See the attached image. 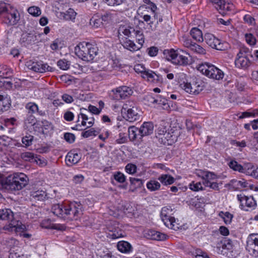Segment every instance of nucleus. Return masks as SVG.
Here are the masks:
<instances>
[{
    "label": "nucleus",
    "instance_id": "nucleus-1",
    "mask_svg": "<svg viewBox=\"0 0 258 258\" xmlns=\"http://www.w3.org/2000/svg\"><path fill=\"white\" fill-rule=\"evenodd\" d=\"M51 211L54 215L61 218H69L77 219L79 210L76 204L71 203L70 205L65 204H57L52 206Z\"/></svg>",
    "mask_w": 258,
    "mask_h": 258
},
{
    "label": "nucleus",
    "instance_id": "nucleus-2",
    "mask_svg": "<svg viewBox=\"0 0 258 258\" xmlns=\"http://www.w3.org/2000/svg\"><path fill=\"white\" fill-rule=\"evenodd\" d=\"M28 177L24 173H17L9 175L2 182L3 186L11 191L19 190L28 184Z\"/></svg>",
    "mask_w": 258,
    "mask_h": 258
},
{
    "label": "nucleus",
    "instance_id": "nucleus-3",
    "mask_svg": "<svg viewBox=\"0 0 258 258\" xmlns=\"http://www.w3.org/2000/svg\"><path fill=\"white\" fill-rule=\"evenodd\" d=\"M188 54L185 51L180 49L174 50L173 49H166L163 51L165 57L173 63L177 65L186 66L188 64V58L184 54Z\"/></svg>",
    "mask_w": 258,
    "mask_h": 258
},
{
    "label": "nucleus",
    "instance_id": "nucleus-4",
    "mask_svg": "<svg viewBox=\"0 0 258 258\" xmlns=\"http://www.w3.org/2000/svg\"><path fill=\"white\" fill-rule=\"evenodd\" d=\"M198 69L203 75L217 80L222 79L224 76L222 70L215 66L207 62L200 64Z\"/></svg>",
    "mask_w": 258,
    "mask_h": 258
},
{
    "label": "nucleus",
    "instance_id": "nucleus-5",
    "mask_svg": "<svg viewBox=\"0 0 258 258\" xmlns=\"http://www.w3.org/2000/svg\"><path fill=\"white\" fill-rule=\"evenodd\" d=\"M139 111L138 108L134 106V103L131 101L124 104L121 110L123 117L130 122H134L139 119Z\"/></svg>",
    "mask_w": 258,
    "mask_h": 258
},
{
    "label": "nucleus",
    "instance_id": "nucleus-6",
    "mask_svg": "<svg viewBox=\"0 0 258 258\" xmlns=\"http://www.w3.org/2000/svg\"><path fill=\"white\" fill-rule=\"evenodd\" d=\"M249 53L250 51L248 48L242 47L240 49L235 60V64L237 68L246 69L250 66V61L248 58V55H252Z\"/></svg>",
    "mask_w": 258,
    "mask_h": 258
},
{
    "label": "nucleus",
    "instance_id": "nucleus-7",
    "mask_svg": "<svg viewBox=\"0 0 258 258\" xmlns=\"http://www.w3.org/2000/svg\"><path fill=\"white\" fill-rule=\"evenodd\" d=\"M97 48L92 43L82 42V60L91 61L97 54Z\"/></svg>",
    "mask_w": 258,
    "mask_h": 258
},
{
    "label": "nucleus",
    "instance_id": "nucleus-8",
    "mask_svg": "<svg viewBox=\"0 0 258 258\" xmlns=\"http://www.w3.org/2000/svg\"><path fill=\"white\" fill-rule=\"evenodd\" d=\"M180 86L187 93L191 94H198L204 88V83L200 80L193 79L189 82H183Z\"/></svg>",
    "mask_w": 258,
    "mask_h": 258
},
{
    "label": "nucleus",
    "instance_id": "nucleus-9",
    "mask_svg": "<svg viewBox=\"0 0 258 258\" xmlns=\"http://www.w3.org/2000/svg\"><path fill=\"white\" fill-rule=\"evenodd\" d=\"M173 214L172 209L170 207H164L162 208L160 213V217L164 225L171 229L178 228L175 226V219L172 216Z\"/></svg>",
    "mask_w": 258,
    "mask_h": 258
},
{
    "label": "nucleus",
    "instance_id": "nucleus-10",
    "mask_svg": "<svg viewBox=\"0 0 258 258\" xmlns=\"http://www.w3.org/2000/svg\"><path fill=\"white\" fill-rule=\"evenodd\" d=\"M246 249L250 255L258 257V234H251L248 236Z\"/></svg>",
    "mask_w": 258,
    "mask_h": 258
},
{
    "label": "nucleus",
    "instance_id": "nucleus-11",
    "mask_svg": "<svg viewBox=\"0 0 258 258\" xmlns=\"http://www.w3.org/2000/svg\"><path fill=\"white\" fill-rule=\"evenodd\" d=\"M204 40L206 43L212 48L218 50H223L225 49L224 43L222 42L221 40L216 38L212 34H205L204 35Z\"/></svg>",
    "mask_w": 258,
    "mask_h": 258
},
{
    "label": "nucleus",
    "instance_id": "nucleus-12",
    "mask_svg": "<svg viewBox=\"0 0 258 258\" xmlns=\"http://www.w3.org/2000/svg\"><path fill=\"white\" fill-rule=\"evenodd\" d=\"M179 135V131L172 130L167 132L162 137H158L159 141L161 144L167 145H171L178 140Z\"/></svg>",
    "mask_w": 258,
    "mask_h": 258
},
{
    "label": "nucleus",
    "instance_id": "nucleus-13",
    "mask_svg": "<svg viewBox=\"0 0 258 258\" xmlns=\"http://www.w3.org/2000/svg\"><path fill=\"white\" fill-rule=\"evenodd\" d=\"M237 199L240 203L241 209L244 211H249L255 208L256 202L252 196L247 197L243 194L237 195Z\"/></svg>",
    "mask_w": 258,
    "mask_h": 258
},
{
    "label": "nucleus",
    "instance_id": "nucleus-14",
    "mask_svg": "<svg viewBox=\"0 0 258 258\" xmlns=\"http://www.w3.org/2000/svg\"><path fill=\"white\" fill-rule=\"evenodd\" d=\"M215 8L222 15L230 11L233 8V5L227 3L226 0H211Z\"/></svg>",
    "mask_w": 258,
    "mask_h": 258
},
{
    "label": "nucleus",
    "instance_id": "nucleus-15",
    "mask_svg": "<svg viewBox=\"0 0 258 258\" xmlns=\"http://www.w3.org/2000/svg\"><path fill=\"white\" fill-rule=\"evenodd\" d=\"M133 92L131 88L125 86L119 87L116 89L115 98L116 99H124L131 95Z\"/></svg>",
    "mask_w": 258,
    "mask_h": 258
},
{
    "label": "nucleus",
    "instance_id": "nucleus-16",
    "mask_svg": "<svg viewBox=\"0 0 258 258\" xmlns=\"http://www.w3.org/2000/svg\"><path fill=\"white\" fill-rule=\"evenodd\" d=\"M139 130V135L142 138L143 137L149 136L153 133L154 125L151 122H145Z\"/></svg>",
    "mask_w": 258,
    "mask_h": 258
},
{
    "label": "nucleus",
    "instance_id": "nucleus-17",
    "mask_svg": "<svg viewBox=\"0 0 258 258\" xmlns=\"http://www.w3.org/2000/svg\"><path fill=\"white\" fill-rule=\"evenodd\" d=\"M11 106L10 97L6 93L3 92L0 98V112L7 111Z\"/></svg>",
    "mask_w": 258,
    "mask_h": 258
},
{
    "label": "nucleus",
    "instance_id": "nucleus-18",
    "mask_svg": "<svg viewBox=\"0 0 258 258\" xmlns=\"http://www.w3.org/2000/svg\"><path fill=\"white\" fill-rule=\"evenodd\" d=\"M143 77L144 79H147L148 81L153 83H160L162 82L161 76L149 70H147L145 74H144Z\"/></svg>",
    "mask_w": 258,
    "mask_h": 258
},
{
    "label": "nucleus",
    "instance_id": "nucleus-19",
    "mask_svg": "<svg viewBox=\"0 0 258 258\" xmlns=\"http://www.w3.org/2000/svg\"><path fill=\"white\" fill-rule=\"evenodd\" d=\"M31 200L43 201L47 198L46 192L42 190H33L30 192Z\"/></svg>",
    "mask_w": 258,
    "mask_h": 258
},
{
    "label": "nucleus",
    "instance_id": "nucleus-20",
    "mask_svg": "<svg viewBox=\"0 0 258 258\" xmlns=\"http://www.w3.org/2000/svg\"><path fill=\"white\" fill-rule=\"evenodd\" d=\"M231 185L235 188H251L252 185L247 182L246 180L242 179L238 180L237 179H232L230 181Z\"/></svg>",
    "mask_w": 258,
    "mask_h": 258
},
{
    "label": "nucleus",
    "instance_id": "nucleus-21",
    "mask_svg": "<svg viewBox=\"0 0 258 258\" xmlns=\"http://www.w3.org/2000/svg\"><path fill=\"white\" fill-rule=\"evenodd\" d=\"M37 40V36L34 33H23L20 39L21 43L31 44Z\"/></svg>",
    "mask_w": 258,
    "mask_h": 258
},
{
    "label": "nucleus",
    "instance_id": "nucleus-22",
    "mask_svg": "<svg viewBox=\"0 0 258 258\" xmlns=\"http://www.w3.org/2000/svg\"><path fill=\"white\" fill-rule=\"evenodd\" d=\"M117 247L118 250L122 253H130L133 250L131 244L125 241H119L117 243Z\"/></svg>",
    "mask_w": 258,
    "mask_h": 258
},
{
    "label": "nucleus",
    "instance_id": "nucleus-23",
    "mask_svg": "<svg viewBox=\"0 0 258 258\" xmlns=\"http://www.w3.org/2000/svg\"><path fill=\"white\" fill-rule=\"evenodd\" d=\"M14 219V213L9 209L0 210V220H8L13 222Z\"/></svg>",
    "mask_w": 258,
    "mask_h": 258
},
{
    "label": "nucleus",
    "instance_id": "nucleus-24",
    "mask_svg": "<svg viewBox=\"0 0 258 258\" xmlns=\"http://www.w3.org/2000/svg\"><path fill=\"white\" fill-rule=\"evenodd\" d=\"M80 160L81 156L75 151L69 152L66 157V162L73 164H77Z\"/></svg>",
    "mask_w": 258,
    "mask_h": 258
},
{
    "label": "nucleus",
    "instance_id": "nucleus-25",
    "mask_svg": "<svg viewBox=\"0 0 258 258\" xmlns=\"http://www.w3.org/2000/svg\"><path fill=\"white\" fill-rule=\"evenodd\" d=\"M77 13L71 8H70L64 12H60L59 17L65 20H74L76 16Z\"/></svg>",
    "mask_w": 258,
    "mask_h": 258
},
{
    "label": "nucleus",
    "instance_id": "nucleus-26",
    "mask_svg": "<svg viewBox=\"0 0 258 258\" xmlns=\"http://www.w3.org/2000/svg\"><path fill=\"white\" fill-rule=\"evenodd\" d=\"M159 98L160 97L158 96L155 97L152 94H148L144 97V101L149 106H155L161 104V100H159Z\"/></svg>",
    "mask_w": 258,
    "mask_h": 258
},
{
    "label": "nucleus",
    "instance_id": "nucleus-27",
    "mask_svg": "<svg viewBox=\"0 0 258 258\" xmlns=\"http://www.w3.org/2000/svg\"><path fill=\"white\" fill-rule=\"evenodd\" d=\"M90 25L94 29L100 28L103 26V22L101 21L100 16L98 15H94L90 19Z\"/></svg>",
    "mask_w": 258,
    "mask_h": 258
},
{
    "label": "nucleus",
    "instance_id": "nucleus-28",
    "mask_svg": "<svg viewBox=\"0 0 258 258\" xmlns=\"http://www.w3.org/2000/svg\"><path fill=\"white\" fill-rule=\"evenodd\" d=\"M190 35L192 38L198 42H203L204 38L202 32L197 28H192L190 31Z\"/></svg>",
    "mask_w": 258,
    "mask_h": 258
},
{
    "label": "nucleus",
    "instance_id": "nucleus-29",
    "mask_svg": "<svg viewBox=\"0 0 258 258\" xmlns=\"http://www.w3.org/2000/svg\"><path fill=\"white\" fill-rule=\"evenodd\" d=\"M5 19L6 23L11 25H14L19 20V16L17 15V12H14L13 13L7 14Z\"/></svg>",
    "mask_w": 258,
    "mask_h": 258
},
{
    "label": "nucleus",
    "instance_id": "nucleus-30",
    "mask_svg": "<svg viewBox=\"0 0 258 258\" xmlns=\"http://www.w3.org/2000/svg\"><path fill=\"white\" fill-rule=\"evenodd\" d=\"M158 179L165 185H170L175 181L174 178L167 174L161 175L158 177Z\"/></svg>",
    "mask_w": 258,
    "mask_h": 258
},
{
    "label": "nucleus",
    "instance_id": "nucleus-31",
    "mask_svg": "<svg viewBox=\"0 0 258 258\" xmlns=\"http://www.w3.org/2000/svg\"><path fill=\"white\" fill-rule=\"evenodd\" d=\"M136 31L134 28L126 27L124 26L120 27L118 30V33L119 34L122 33L127 37H131L133 36Z\"/></svg>",
    "mask_w": 258,
    "mask_h": 258
},
{
    "label": "nucleus",
    "instance_id": "nucleus-32",
    "mask_svg": "<svg viewBox=\"0 0 258 258\" xmlns=\"http://www.w3.org/2000/svg\"><path fill=\"white\" fill-rule=\"evenodd\" d=\"M139 131V128L134 126H130L128 128V137L131 140L134 141L137 139H142Z\"/></svg>",
    "mask_w": 258,
    "mask_h": 258
},
{
    "label": "nucleus",
    "instance_id": "nucleus-33",
    "mask_svg": "<svg viewBox=\"0 0 258 258\" xmlns=\"http://www.w3.org/2000/svg\"><path fill=\"white\" fill-rule=\"evenodd\" d=\"M149 235L151 236L150 238L156 240H164L166 239L167 235L164 233H161L155 230L149 231Z\"/></svg>",
    "mask_w": 258,
    "mask_h": 258
},
{
    "label": "nucleus",
    "instance_id": "nucleus-34",
    "mask_svg": "<svg viewBox=\"0 0 258 258\" xmlns=\"http://www.w3.org/2000/svg\"><path fill=\"white\" fill-rule=\"evenodd\" d=\"M13 70L5 65H0V77L3 79L12 76Z\"/></svg>",
    "mask_w": 258,
    "mask_h": 258
},
{
    "label": "nucleus",
    "instance_id": "nucleus-35",
    "mask_svg": "<svg viewBox=\"0 0 258 258\" xmlns=\"http://www.w3.org/2000/svg\"><path fill=\"white\" fill-rule=\"evenodd\" d=\"M205 176V178L203 181V184L205 186L208 185L209 183H210V182L218 178V175L215 173L209 171H207Z\"/></svg>",
    "mask_w": 258,
    "mask_h": 258
},
{
    "label": "nucleus",
    "instance_id": "nucleus-36",
    "mask_svg": "<svg viewBox=\"0 0 258 258\" xmlns=\"http://www.w3.org/2000/svg\"><path fill=\"white\" fill-rule=\"evenodd\" d=\"M227 246L223 244H222V250L219 249V253L225 255L229 258H234L236 257L237 253L235 251L230 250L228 248H226Z\"/></svg>",
    "mask_w": 258,
    "mask_h": 258
},
{
    "label": "nucleus",
    "instance_id": "nucleus-37",
    "mask_svg": "<svg viewBox=\"0 0 258 258\" xmlns=\"http://www.w3.org/2000/svg\"><path fill=\"white\" fill-rule=\"evenodd\" d=\"M122 45L124 48L131 51H135L140 49V47H138L134 41L130 39H126V40L124 41Z\"/></svg>",
    "mask_w": 258,
    "mask_h": 258
},
{
    "label": "nucleus",
    "instance_id": "nucleus-38",
    "mask_svg": "<svg viewBox=\"0 0 258 258\" xmlns=\"http://www.w3.org/2000/svg\"><path fill=\"white\" fill-rule=\"evenodd\" d=\"M109 236L112 239H117L123 236V232L118 227H115L109 229Z\"/></svg>",
    "mask_w": 258,
    "mask_h": 258
},
{
    "label": "nucleus",
    "instance_id": "nucleus-39",
    "mask_svg": "<svg viewBox=\"0 0 258 258\" xmlns=\"http://www.w3.org/2000/svg\"><path fill=\"white\" fill-rule=\"evenodd\" d=\"M229 167L234 171H238L239 172L243 173L245 171V169L240 164L235 160H231L228 163Z\"/></svg>",
    "mask_w": 258,
    "mask_h": 258
},
{
    "label": "nucleus",
    "instance_id": "nucleus-40",
    "mask_svg": "<svg viewBox=\"0 0 258 258\" xmlns=\"http://www.w3.org/2000/svg\"><path fill=\"white\" fill-rule=\"evenodd\" d=\"M160 187V183L155 180H150L147 183V188L151 191L159 190Z\"/></svg>",
    "mask_w": 258,
    "mask_h": 258
},
{
    "label": "nucleus",
    "instance_id": "nucleus-41",
    "mask_svg": "<svg viewBox=\"0 0 258 258\" xmlns=\"http://www.w3.org/2000/svg\"><path fill=\"white\" fill-rule=\"evenodd\" d=\"M219 216L223 219L224 222L227 225L231 223L233 218V215L229 212H224L221 211L219 213Z\"/></svg>",
    "mask_w": 258,
    "mask_h": 258
},
{
    "label": "nucleus",
    "instance_id": "nucleus-42",
    "mask_svg": "<svg viewBox=\"0 0 258 258\" xmlns=\"http://www.w3.org/2000/svg\"><path fill=\"white\" fill-rule=\"evenodd\" d=\"M34 140V137L31 135L27 134L22 138L23 146L28 147L32 145Z\"/></svg>",
    "mask_w": 258,
    "mask_h": 258
},
{
    "label": "nucleus",
    "instance_id": "nucleus-43",
    "mask_svg": "<svg viewBox=\"0 0 258 258\" xmlns=\"http://www.w3.org/2000/svg\"><path fill=\"white\" fill-rule=\"evenodd\" d=\"M24 124L27 127L30 126L36 125V120L35 116L32 114L27 115L26 118L24 120Z\"/></svg>",
    "mask_w": 258,
    "mask_h": 258
},
{
    "label": "nucleus",
    "instance_id": "nucleus-44",
    "mask_svg": "<svg viewBox=\"0 0 258 258\" xmlns=\"http://www.w3.org/2000/svg\"><path fill=\"white\" fill-rule=\"evenodd\" d=\"M25 107L28 110V113L30 114L38 112V107L35 103L29 102L26 105Z\"/></svg>",
    "mask_w": 258,
    "mask_h": 258
},
{
    "label": "nucleus",
    "instance_id": "nucleus-45",
    "mask_svg": "<svg viewBox=\"0 0 258 258\" xmlns=\"http://www.w3.org/2000/svg\"><path fill=\"white\" fill-rule=\"evenodd\" d=\"M41 226L46 229H53L59 230H64L66 229V226L64 225L58 224H52L48 225H45L44 223H41Z\"/></svg>",
    "mask_w": 258,
    "mask_h": 258
},
{
    "label": "nucleus",
    "instance_id": "nucleus-46",
    "mask_svg": "<svg viewBox=\"0 0 258 258\" xmlns=\"http://www.w3.org/2000/svg\"><path fill=\"white\" fill-rule=\"evenodd\" d=\"M188 186L190 189L194 191L204 190L202 184L200 182L192 181L189 184Z\"/></svg>",
    "mask_w": 258,
    "mask_h": 258
},
{
    "label": "nucleus",
    "instance_id": "nucleus-47",
    "mask_svg": "<svg viewBox=\"0 0 258 258\" xmlns=\"http://www.w3.org/2000/svg\"><path fill=\"white\" fill-rule=\"evenodd\" d=\"M136 37L138 44V47H140V49L142 48L143 43H144V36L142 32L139 30H137L134 34Z\"/></svg>",
    "mask_w": 258,
    "mask_h": 258
},
{
    "label": "nucleus",
    "instance_id": "nucleus-48",
    "mask_svg": "<svg viewBox=\"0 0 258 258\" xmlns=\"http://www.w3.org/2000/svg\"><path fill=\"white\" fill-rule=\"evenodd\" d=\"M82 118L83 119L82 126H87V127H90L93 125V119L92 118H88L86 115L82 113Z\"/></svg>",
    "mask_w": 258,
    "mask_h": 258
},
{
    "label": "nucleus",
    "instance_id": "nucleus-49",
    "mask_svg": "<svg viewBox=\"0 0 258 258\" xmlns=\"http://www.w3.org/2000/svg\"><path fill=\"white\" fill-rule=\"evenodd\" d=\"M28 13L34 17H37L41 15V12L40 9L36 6H33L28 9Z\"/></svg>",
    "mask_w": 258,
    "mask_h": 258
},
{
    "label": "nucleus",
    "instance_id": "nucleus-50",
    "mask_svg": "<svg viewBox=\"0 0 258 258\" xmlns=\"http://www.w3.org/2000/svg\"><path fill=\"white\" fill-rule=\"evenodd\" d=\"M97 132L93 128H91L88 130L85 131L82 133V136L84 138H90L96 136Z\"/></svg>",
    "mask_w": 258,
    "mask_h": 258
},
{
    "label": "nucleus",
    "instance_id": "nucleus-51",
    "mask_svg": "<svg viewBox=\"0 0 258 258\" xmlns=\"http://www.w3.org/2000/svg\"><path fill=\"white\" fill-rule=\"evenodd\" d=\"M191 50L194 52L200 54H205L206 53V50L201 46L196 43L192 45Z\"/></svg>",
    "mask_w": 258,
    "mask_h": 258
},
{
    "label": "nucleus",
    "instance_id": "nucleus-52",
    "mask_svg": "<svg viewBox=\"0 0 258 258\" xmlns=\"http://www.w3.org/2000/svg\"><path fill=\"white\" fill-rule=\"evenodd\" d=\"M57 66L60 69L67 70L70 67V63L66 59H60L57 62Z\"/></svg>",
    "mask_w": 258,
    "mask_h": 258
},
{
    "label": "nucleus",
    "instance_id": "nucleus-53",
    "mask_svg": "<svg viewBox=\"0 0 258 258\" xmlns=\"http://www.w3.org/2000/svg\"><path fill=\"white\" fill-rule=\"evenodd\" d=\"M107 5L111 7L118 6L123 4L125 0H103Z\"/></svg>",
    "mask_w": 258,
    "mask_h": 258
},
{
    "label": "nucleus",
    "instance_id": "nucleus-54",
    "mask_svg": "<svg viewBox=\"0 0 258 258\" xmlns=\"http://www.w3.org/2000/svg\"><path fill=\"white\" fill-rule=\"evenodd\" d=\"M245 38L246 42L250 45H254L256 43V39L251 33H246L245 34Z\"/></svg>",
    "mask_w": 258,
    "mask_h": 258
},
{
    "label": "nucleus",
    "instance_id": "nucleus-55",
    "mask_svg": "<svg viewBox=\"0 0 258 258\" xmlns=\"http://www.w3.org/2000/svg\"><path fill=\"white\" fill-rule=\"evenodd\" d=\"M10 225H11V230H14L16 232L23 231L26 228V227L24 225L22 224L21 223H20L19 224L18 221H17V224L16 225H14L12 223H10Z\"/></svg>",
    "mask_w": 258,
    "mask_h": 258
},
{
    "label": "nucleus",
    "instance_id": "nucleus-56",
    "mask_svg": "<svg viewBox=\"0 0 258 258\" xmlns=\"http://www.w3.org/2000/svg\"><path fill=\"white\" fill-rule=\"evenodd\" d=\"M113 176L114 179L119 183H123L125 181V175L119 171L115 172Z\"/></svg>",
    "mask_w": 258,
    "mask_h": 258
},
{
    "label": "nucleus",
    "instance_id": "nucleus-57",
    "mask_svg": "<svg viewBox=\"0 0 258 258\" xmlns=\"http://www.w3.org/2000/svg\"><path fill=\"white\" fill-rule=\"evenodd\" d=\"M125 170L128 174H133L137 172V166L134 164L128 163L125 166Z\"/></svg>",
    "mask_w": 258,
    "mask_h": 258
},
{
    "label": "nucleus",
    "instance_id": "nucleus-58",
    "mask_svg": "<svg viewBox=\"0 0 258 258\" xmlns=\"http://www.w3.org/2000/svg\"><path fill=\"white\" fill-rule=\"evenodd\" d=\"M21 158L25 161H31L34 159L35 155L31 152H27L21 154Z\"/></svg>",
    "mask_w": 258,
    "mask_h": 258
},
{
    "label": "nucleus",
    "instance_id": "nucleus-59",
    "mask_svg": "<svg viewBox=\"0 0 258 258\" xmlns=\"http://www.w3.org/2000/svg\"><path fill=\"white\" fill-rule=\"evenodd\" d=\"M134 70L138 73L142 74V76H144V74H145V72L147 71L144 66L142 64H136L134 66Z\"/></svg>",
    "mask_w": 258,
    "mask_h": 258
},
{
    "label": "nucleus",
    "instance_id": "nucleus-60",
    "mask_svg": "<svg viewBox=\"0 0 258 258\" xmlns=\"http://www.w3.org/2000/svg\"><path fill=\"white\" fill-rule=\"evenodd\" d=\"M243 20L245 23L249 25H254L255 24L254 18L249 14L245 15L243 17Z\"/></svg>",
    "mask_w": 258,
    "mask_h": 258
},
{
    "label": "nucleus",
    "instance_id": "nucleus-61",
    "mask_svg": "<svg viewBox=\"0 0 258 258\" xmlns=\"http://www.w3.org/2000/svg\"><path fill=\"white\" fill-rule=\"evenodd\" d=\"M40 63L39 62H33L31 64H28V68L29 69L35 72L40 73L41 68Z\"/></svg>",
    "mask_w": 258,
    "mask_h": 258
},
{
    "label": "nucleus",
    "instance_id": "nucleus-62",
    "mask_svg": "<svg viewBox=\"0 0 258 258\" xmlns=\"http://www.w3.org/2000/svg\"><path fill=\"white\" fill-rule=\"evenodd\" d=\"M101 19V21L104 23H109L111 21L113 18L112 14L110 13H105L104 15H103L101 17H100Z\"/></svg>",
    "mask_w": 258,
    "mask_h": 258
},
{
    "label": "nucleus",
    "instance_id": "nucleus-63",
    "mask_svg": "<svg viewBox=\"0 0 258 258\" xmlns=\"http://www.w3.org/2000/svg\"><path fill=\"white\" fill-rule=\"evenodd\" d=\"M130 181L132 184H135L137 187H140L143 185L142 180L134 177H130Z\"/></svg>",
    "mask_w": 258,
    "mask_h": 258
},
{
    "label": "nucleus",
    "instance_id": "nucleus-64",
    "mask_svg": "<svg viewBox=\"0 0 258 258\" xmlns=\"http://www.w3.org/2000/svg\"><path fill=\"white\" fill-rule=\"evenodd\" d=\"M64 138L68 143H72L75 141V136L72 133H67L64 134Z\"/></svg>",
    "mask_w": 258,
    "mask_h": 258
}]
</instances>
